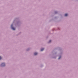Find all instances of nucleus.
<instances>
[{
	"instance_id": "obj_2",
	"label": "nucleus",
	"mask_w": 78,
	"mask_h": 78,
	"mask_svg": "<svg viewBox=\"0 0 78 78\" xmlns=\"http://www.w3.org/2000/svg\"><path fill=\"white\" fill-rule=\"evenodd\" d=\"M11 27L12 29L13 30H16V29L14 27H12V24L11 25Z\"/></svg>"
},
{
	"instance_id": "obj_4",
	"label": "nucleus",
	"mask_w": 78,
	"mask_h": 78,
	"mask_svg": "<svg viewBox=\"0 0 78 78\" xmlns=\"http://www.w3.org/2000/svg\"><path fill=\"white\" fill-rule=\"evenodd\" d=\"M68 16V14L66 13L65 15V16Z\"/></svg>"
},
{
	"instance_id": "obj_1",
	"label": "nucleus",
	"mask_w": 78,
	"mask_h": 78,
	"mask_svg": "<svg viewBox=\"0 0 78 78\" xmlns=\"http://www.w3.org/2000/svg\"><path fill=\"white\" fill-rule=\"evenodd\" d=\"M5 66V63H2V64L1 65V67H4Z\"/></svg>"
},
{
	"instance_id": "obj_3",
	"label": "nucleus",
	"mask_w": 78,
	"mask_h": 78,
	"mask_svg": "<svg viewBox=\"0 0 78 78\" xmlns=\"http://www.w3.org/2000/svg\"><path fill=\"white\" fill-rule=\"evenodd\" d=\"M37 55V53L36 52L34 53V55Z\"/></svg>"
},
{
	"instance_id": "obj_6",
	"label": "nucleus",
	"mask_w": 78,
	"mask_h": 78,
	"mask_svg": "<svg viewBox=\"0 0 78 78\" xmlns=\"http://www.w3.org/2000/svg\"><path fill=\"white\" fill-rule=\"evenodd\" d=\"M51 42V41L50 40L49 42V43H50V42Z\"/></svg>"
},
{
	"instance_id": "obj_7",
	"label": "nucleus",
	"mask_w": 78,
	"mask_h": 78,
	"mask_svg": "<svg viewBox=\"0 0 78 78\" xmlns=\"http://www.w3.org/2000/svg\"><path fill=\"white\" fill-rule=\"evenodd\" d=\"M61 58V57L60 56V57L58 58V59H60V58Z\"/></svg>"
},
{
	"instance_id": "obj_5",
	"label": "nucleus",
	"mask_w": 78,
	"mask_h": 78,
	"mask_svg": "<svg viewBox=\"0 0 78 78\" xmlns=\"http://www.w3.org/2000/svg\"><path fill=\"white\" fill-rule=\"evenodd\" d=\"M44 50V48H42L41 49V51H43Z\"/></svg>"
},
{
	"instance_id": "obj_8",
	"label": "nucleus",
	"mask_w": 78,
	"mask_h": 78,
	"mask_svg": "<svg viewBox=\"0 0 78 78\" xmlns=\"http://www.w3.org/2000/svg\"><path fill=\"white\" fill-rule=\"evenodd\" d=\"M2 59V57L1 56H0V60Z\"/></svg>"
}]
</instances>
